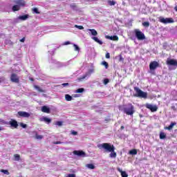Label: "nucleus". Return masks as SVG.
<instances>
[{"mask_svg": "<svg viewBox=\"0 0 177 177\" xmlns=\"http://www.w3.org/2000/svg\"><path fill=\"white\" fill-rule=\"evenodd\" d=\"M65 100H66V102H71L73 100V97L68 94H66Z\"/></svg>", "mask_w": 177, "mask_h": 177, "instance_id": "6ab92c4d", "label": "nucleus"}, {"mask_svg": "<svg viewBox=\"0 0 177 177\" xmlns=\"http://www.w3.org/2000/svg\"><path fill=\"white\" fill-rule=\"evenodd\" d=\"M118 172H120L122 177H128V174H127V172L122 171L121 168L118 167Z\"/></svg>", "mask_w": 177, "mask_h": 177, "instance_id": "f3484780", "label": "nucleus"}, {"mask_svg": "<svg viewBox=\"0 0 177 177\" xmlns=\"http://www.w3.org/2000/svg\"><path fill=\"white\" fill-rule=\"evenodd\" d=\"M159 21L160 23H163V24H169L171 23H174L175 21H174V19L172 18H164L162 17H160L159 18Z\"/></svg>", "mask_w": 177, "mask_h": 177, "instance_id": "423d86ee", "label": "nucleus"}, {"mask_svg": "<svg viewBox=\"0 0 177 177\" xmlns=\"http://www.w3.org/2000/svg\"><path fill=\"white\" fill-rule=\"evenodd\" d=\"M86 77H88V75H84L82 77H79L77 80L79 82L84 81Z\"/></svg>", "mask_w": 177, "mask_h": 177, "instance_id": "cd10ccee", "label": "nucleus"}, {"mask_svg": "<svg viewBox=\"0 0 177 177\" xmlns=\"http://www.w3.org/2000/svg\"><path fill=\"white\" fill-rule=\"evenodd\" d=\"M134 91L136 93L135 96L137 97H142L143 99H146V97H147V93L142 91L138 87H134Z\"/></svg>", "mask_w": 177, "mask_h": 177, "instance_id": "20e7f679", "label": "nucleus"}, {"mask_svg": "<svg viewBox=\"0 0 177 177\" xmlns=\"http://www.w3.org/2000/svg\"><path fill=\"white\" fill-rule=\"evenodd\" d=\"M0 131H3V128L0 127Z\"/></svg>", "mask_w": 177, "mask_h": 177, "instance_id": "6e6d98bb", "label": "nucleus"}, {"mask_svg": "<svg viewBox=\"0 0 177 177\" xmlns=\"http://www.w3.org/2000/svg\"><path fill=\"white\" fill-rule=\"evenodd\" d=\"M73 46H74L75 50H76V52H80V47L77 44H73Z\"/></svg>", "mask_w": 177, "mask_h": 177, "instance_id": "f704fd0d", "label": "nucleus"}, {"mask_svg": "<svg viewBox=\"0 0 177 177\" xmlns=\"http://www.w3.org/2000/svg\"><path fill=\"white\" fill-rule=\"evenodd\" d=\"M166 135H165V133H160V139H165L166 138Z\"/></svg>", "mask_w": 177, "mask_h": 177, "instance_id": "7c9ffc66", "label": "nucleus"}, {"mask_svg": "<svg viewBox=\"0 0 177 177\" xmlns=\"http://www.w3.org/2000/svg\"><path fill=\"white\" fill-rule=\"evenodd\" d=\"M20 127H21L22 128H27V124L24 123H20Z\"/></svg>", "mask_w": 177, "mask_h": 177, "instance_id": "79ce46f5", "label": "nucleus"}, {"mask_svg": "<svg viewBox=\"0 0 177 177\" xmlns=\"http://www.w3.org/2000/svg\"><path fill=\"white\" fill-rule=\"evenodd\" d=\"M34 88L35 89L37 90L38 92H45V91L42 90V88H40V87L37 85H35Z\"/></svg>", "mask_w": 177, "mask_h": 177, "instance_id": "bb28decb", "label": "nucleus"}, {"mask_svg": "<svg viewBox=\"0 0 177 177\" xmlns=\"http://www.w3.org/2000/svg\"><path fill=\"white\" fill-rule=\"evenodd\" d=\"M20 8L21 7H19V5L16 4V5L12 6V11L13 12H17V10H20Z\"/></svg>", "mask_w": 177, "mask_h": 177, "instance_id": "4be33fe9", "label": "nucleus"}, {"mask_svg": "<svg viewBox=\"0 0 177 177\" xmlns=\"http://www.w3.org/2000/svg\"><path fill=\"white\" fill-rule=\"evenodd\" d=\"M41 111L43 113H47V114H49V113H50V109H49V107L47 106H43L41 107Z\"/></svg>", "mask_w": 177, "mask_h": 177, "instance_id": "dca6fc26", "label": "nucleus"}, {"mask_svg": "<svg viewBox=\"0 0 177 177\" xmlns=\"http://www.w3.org/2000/svg\"><path fill=\"white\" fill-rule=\"evenodd\" d=\"M35 139L37 140H41V139H44V136L42 135H38V133H35Z\"/></svg>", "mask_w": 177, "mask_h": 177, "instance_id": "b1692460", "label": "nucleus"}, {"mask_svg": "<svg viewBox=\"0 0 177 177\" xmlns=\"http://www.w3.org/2000/svg\"><path fill=\"white\" fill-rule=\"evenodd\" d=\"M166 64L168 66L169 70H176L177 68V59L167 58Z\"/></svg>", "mask_w": 177, "mask_h": 177, "instance_id": "7ed1b4c3", "label": "nucleus"}, {"mask_svg": "<svg viewBox=\"0 0 177 177\" xmlns=\"http://www.w3.org/2000/svg\"><path fill=\"white\" fill-rule=\"evenodd\" d=\"M94 71H95V68H91L89 69V73H93Z\"/></svg>", "mask_w": 177, "mask_h": 177, "instance_id": "09e8293b", "label": "nucleus"}, {"mask_svg": "<svg viewBox=\"0 0 177 177\" xmlns=\"http://www.w3.org/2000/svg\"><path fill=\"white\" fill-rule=\"evenodd\" d=\"M129 154L131 156H136V154H138V151H136V149H132L129 151Z\"/></svg>", "mask_w": 177, "mask_h": 177, "instance_id": "393cba45", "label": "nucleus"}, {"mask_svg": "<svg viewBox=\"0 0 177 177\" xmlns=\"http://www.w3.org/2000/svg\"><path fill=\"white\" fill-rule=\"evenodd\" d=\"M73 154L77 157H85V152L84 151H73Z\"/></svg>", "mask_w": 177, "mask_h": 177, "instance_id": "6e6552de", "label": "nucleus"}, {"mask_svg": "<svg viewBox=\"0 0 177 177\" xmlns=\"http://www.w3.org/2000/svg\"><path fill=\"white\" fill-rule=\"evenodd\" d=\"M1 172H2L3 174H4L5 175H9V174H10L9 171L5 170V169H1Z\"/></svg>", "mask_w": 177, "mask_h": 177, "instance_id": "72a5a7b5", "label": "nucleus"}, {"mask_svg": "<svg viewBox=\"0 0 177 177\" xmlns=\"http://www.w3.org/2000/svg\"><path fill=\"white\" fill-rule=\"evenodd\" d=\"M97 147L100 149H104L106 151H108V153H111L109 154V157L111 158H115L117 157V153H115V147H114V145H111L109 143H102L97 145Z\"/></svg>", "mask_w": 177, "mask_h": 177, "instance_id": "f257e3e1", "label": "nucleus"}, {"mask_svg": "<svg viewBox=\"0 0 177 177\" xmlns=\"http://www.w3.org/2000/svg\"><path fill=\"white\" fill-rule=\"evenodd\" d=\"M105 38H106V39H111V41H118V36L117 35H113V36L106 35L105 36Z\"/></svg>", "mask_w": 177, "mask_h": 177, "instance_id": "4468645a", "label": "nucleus"}, {"mask_svg": "<svg viewBox=\"0 0 177 177\" xmlns=\"http://www.w3.org/2000/svg\"><path fill=\"white\" fill-rule=\"evenodd\" d=\"M70 41H65L64 43V45H70Z\"/></svg>", "mask_w": 177, "mask_h": 177, "instance_id": "3c124183", "label": "nucleus"}, {"mask_svg": "<svg viewBox=\"0 0 177 177\" xmlns=\"http://www.w3.org/2000/svg\"><path fill=\"white\" fill-rule=\"evenodd\" d=\"M66 177H75V174H69Z\"/></svg>", "mask_w": 177, "mask_h": 177, "instance_id": "c03bdc74", "label": "nucleus"}, {"mask_svg": "<svg viewBox=\"0 0 177 177\" xmlns=\"http://www.w3.org/2000/svg\"><path fill=\"white\" fill-rule=\"evenodd\" d=\"M71 135H73V136H75L78 135V133L75 131H72Z\"/></svg>", "mask_w": 177, "mask_h": 177, "instance_id": "a19ab883", "label": "nucleus"}, {"mask_svg": "<svg viewBox=\"0 0 177 177\" xmlns=\"http://www.w3.org/2000/svg\"><path fill=\"white\" fill-rule=\"evenodd\" d=\"M102 66H104L105 68H109V64L106 62L105 61H103L102 62Z\"/></svg>", "mask_w": 177, "mask_h": 177, "instance_id": "2f4dec72", "label": "nucleus"}, {"mask_svg": "<svg viewBox=\"0 0 177 177\" xmlns=\"http://www.w3.org/2000/svg\"><path fill=\"white\" fill-rule=\"evenodd\" d=\"M176 12H177V6L174 8Z\"/></svg>", "mask_w": 177, "mask_h": 177, "instance_id": "4d7b16f0", "label": "nucleus"}, {"mask_svg": "<svg viewBox=\"0 0 177 177\" xmlns=\"http://www.w3.org/2000/svg\"><path fill=\"white\" fill-rule=\"evenodd\" d=\"M84 91L85 89H84V88H80L75 91V93H82Z\"/></svg>", "mask_w": 177, "mask_h": 177, "instance_id": "a878e982", "label": "nucleus"}, {"mask_svg": "<svg viewBox=\"0 0 177 177\" xmlns=\"http://www.w3.org/2000/svg\"><path fill=\"white\" fill-rule=\"evenodd\" d=\"M8 124H10V125H11V127H13V128H17V127H19L17 122L15 120H12L11 122H8Z\"/></svg>", "mask_w": 177, "mask_h": 177, "instance_id": "a211bd4d", "label": "nucleus"}, {"mask_svg": "<svg viewBox=\"0 0 177 177\" xmlns=\"http://www.w3.org/2000/svg\"><path fill=\"white\" fill-rule=\"evenodd\" d=\"M19 21H20V19H19V17L17 18H15L13 19V23L16 24V23H19Z\"/></svg>", "mask_w": 177, "mask_h": 177, "instance_id": "4c0bfd02", "label": "nucleus"}, {"mask_svg": "<svg viewBox=\"0 0 177 177\" xmlns=\"http://www.w3.org/2000/svg\"><path fill=\"white\" fill-rule=\"evenodd\" d=\"M32 11L34 12V13H36V15H39V12L38 11V8H35L32 9Z\"/></svg>", "mask_w": 177, "mask_h": 177, "instance_id": "e433bc0d", "label": "nucleus"}, {"mask_svg": "<svg viewBox=\"0 0 177 177\" xmlns=\"http://www.w3.org/2000/svg\"><path fill=\"white\" fill-rule=\"evenodd\" d=\"M120 110L125 113L127 115H133L135 113V108L132 104H128L127 105L124 106L122 109L120 108Z\"/></svg>", "mask_w": 177, "mask_h": 177, "instance_id": "f03ea898", "label": "nucleus"}, {"mask_svg": "<svg viewBox=\"0 0 177 177\" xmlns=\"http://www.w3.org/2000/svg\"><path fill=\"white\" fill-rule=\"evenodd\" d=\"M20 41H21V42H24V41H26V39L25 38H22Z\"/></svg>", "mask_w": 177, "mask_h": 177, "instance_id": "864d4df0", "label": "nucleus"}, {"mask_svg": "<svg viewBox=\"0 0 177 177\" xmlns=\"http://www.w3.org/2000/svg\"><path fill=\"white\" fill-rule=\"evenodd\" d=\"M19 20L24 21L28 19V16L27 15H21L19 17Z\"/></svg>", "mask_w": 177, "mask_h": 177, "instance_id": "412c9836", "label": "nucleus"}, {"mask_svg": "<svg viewBox=\"0 0 177 177\" xmlns=\"http://www.w3.org/2000/svg\"><path fill=\"white\" fill-rule=\"evenodd\" d=\"M108 3L110 5V6H114L115 5V1H111V0H108Z\"/></svg>", "mask_w": 177, "mask_h": 177, "instance_id": "c756f323", "label": "nucleus"}, {"mask_svg": "<svg viewBox=\"0 0 177 177\" xmlns=\"http://www.w3.org/2000/svg\"><path fill=\"white\" fill-rule=\"evenodd\" d=\"M120 129H124V126H122V127H120Z\"/></svg>", "mask_w": 177, "mask_h": 177, "instance_id": "13d9d810", "label": "nucleus"}, {"mask_svg": "<svg viewBox=\"0 0 177 177\" xmlns=\"http://www.w3.org/2000/svg\"><path fill=\"white\" fill-rule=\"evenodd\" d=\"M136 37L138 41H145L146 39V36L145 35V33H143L140 30L136 29L134 30Z\"/></svg>", "mask_w": 177, "mask_h": 177, "instance_id": "39448f33", "label": "nucleus"}, {"mask_svg": "<svg viewBox=\"0 0 177 177\" xmlns=\"http://www.w3.org/2000/svg\"><path fill=\"white\" fill-rule=\"evenodd\" d=\"M106 59H110V53H107L106 54Z\"/></svg>", "mask_w": 177, "mask_h": 177, "instance_id": "de8ad7c7", "label": "nucleus"}, {"mask_svg": "<svg viewBox=\"0 0 177 177\" xmlns=\"http://www.w3.org/2000/svg\"><path fill=\"white\" fill-rule=\"evenodd\" d=\"M142 26H144V27H149L150 26V23L149 21H145L142 23Z\"/></svg>", "mask_w": 177, "mask_h": 177, "instance_id": "473e14b6", "label": "nucleus"}, {"mask_svg": "<svg viewBox=\"0 0 177 177\" xmlns=\"http://www.w3.org/2000/svg\"><path fill=\"white\" fill-rule=\"evenodd\" d=\"M109 79H104L103 82H104V85H107V84L109 83Z\"/></svg>", "mask_w": 177, "mask_h": 177, "instance_id": "37998d69", "label": "nucleus"}, {"mask_svg": "<svg viewBox=\"0 0 177 177\" xmlns=\"http://www.w3.org/2000/svg\"><path fill=\"white\" fill-rule=\"evenodd\" d=\"M62 86L64 87L68 86V83H64L62 84Z\"/></svg>", "mask_w": 177, "mask_h": 177, "instance_id": "49530a36", "label": "nucleus"}, {"mask_svg": "<svg viewBox=\"0 0 177 177\" xmlns=\"http://www.w3.org/2000/svg\"><path fill=\"white\" fill-rule=\"evenodd\" d=\"M90 32L91 33L92 37H96L97 35V31L95 29H89Z\"/></svg>", "mask_w": 177, "mask_h": 177, "instance_id": "aec40b11", "label": "nucleus"}, {"mask_svg": "<svg viewBox=\"0 0 177 177\" xmlns=\"http://www.w3.org/2000/svg\"><path fill=\"white\" fill-rule=\"evenodd\" d=\"M175 125H176V122H171L168 127H166V129L171 131V129H172V128H174V127H175Z\"/></svg>", "mask_w": 177, "mask_h": 177, "instance_id": "5701e85b", "label": "nucleus"}, {"mask_svg": "<svg viewBox=\"0 0 177 177\" xmlns=\"http://www.w3.org/2000/svg\"><path fill=\"white\" fill-rule=\"evenodd\" d=\"M89 169H95V165L93 164H89Z\"/></svg>", "mask_w": 177, "mask_h": 177, "instance_id": "ea45409f", "label": "nucleus"}, {"mask_svg": "<svg viewBox=\"0 0 177 177\" xmlns=\"http://www.w3.org/2000/svg\"><path fill=\"white\" fill-rule=\"evenodd\" d=\"M158 66H160V64L156 61L151 62L149 64V69L151 71H154V70H156Z\"/></svg>", "mask_w": 177, "mask_h": 177, "instance_id": "0eeeda50", "label": "nucleus"}, {"mask_svg": "<svg viewBox=\"0 0 177 177\" xmlns=\"http://www.w3.org/2000/svg\"><path fill=\"white\" fill-rule=\"evenodd\" d=\"M62 143H63V142H60V141H56V142H53L54 145H62Z\"/></svg>", "mask_w": 177, "mask_h": 177, "instance_id": "a18cd8bd", "label": "nucleus"}, {"mask_svg": "<svg viewBox=\"0 0 177 177\" xmlns=\"http://www.w3.org/2000/svg\"><path fill=\"white\" fill-rule=\"evenodd\" d=\"M73 97H80V95L79 94H75V95H73Z\"/></svg>", "mask_w": 177, "mask_h": 177, "instance_id": "603ef678", "label": "nucleus"}, {"mask_svg": "<svg viewBox=\"0 0 177 177\" xmlns=\"http://www.w3.org/2000/svg\"><path fill=\"white\" fill-rule=\"evenodd\" d=\"M86 168H89V164L86 165Z\"/></svg>", "mask_w": 177, "mask_h": 177, "instance_id": "5fc2aeb1", "label": "nucleus"}, {"mask_svg": "<svg viewBox=\"0 0 177 177\" xmlns=\"http://www.w3.org/2000/svg\"><path fill=\"white\" fill-rule=\"evenodd\" d=\"M39 120L40 121H43L44 122H46L47 124H50V122H52V119L47 117L41 118Z\"/></svg>", "mask_w": 177, "mask_h": 177, "instance_id": "2eb2a0df", "label": "nucleus"}, {"mask_svg": "<svg viewBox=\"0 0 177 177\" xmlns=\"http://www.w3.org/2000/svg\"><path fill=\"white\" fill-rule=\"evenodd\" d=\"M75 28H78V30H84V26H78V25H75Z\"/></svg>", "mask_w": 177, "mask_h": 177, "instance_id": "c9c22d12", "label": "nucleus"}, {"mask_svg": "<svg viewBox=\"0 0 177 177\" xmlns=\"http://www.w3.org/2000/svg\"><path fill=\"white\" fill-rule=\"evenodd\" d=\"M91 39H93V41H94L95 42H96L99 45H103V41L102 40L99 39V38L97 37L91 36Z\"/></svg>", "mask_w": 177, "mask_h": 177, "instance_id": "f8f14e48", "label": "nucleus"}, {"mask_svg": "<svg viewBox=\"0 0 177 177\" xmlns=\"http://www.w3.org/2000/svg\"><path fill=\"white\" fill-rule=\"evenodd\" d=\"M55 125H57L58 127H62V125H63V122L58 121L55 123Z\"/></svg>", "mask_w": 177, "mask_h": 177, "instance_id": "58836bf2", "label": "nucleus"}, {"mask_svg": "<svg viewBox=\"0 0 177 177\" xmlns=\"http://www.w3.org/2000/svg\"><path fill=\"white\" fill-rule=\"evenodd\" d=\"M1 122H3V124H6V125L9 124V122H6L5 120H1Z\"/></svg>", "mask_w": 177, "mask_h": 177, "instance_id": "8fccbe9b", "label": "nucleus"}, {"mask_svg": "<svg viewBox=\"0 0 177 177\" xmlns=\"http://www.w3.org/2000/svg\"><path fill=\"white\" fill-rule=\"evenodd\" d=\"M14 158L15 161H20V155L15 154L14 155Z\"/></svg>", "mask_w": 177, "mask_h": 177, "instance_id": "c85d7f7f", "label": "nucleus"}, {"mask_svg": "<svg viewBox=\"0 0 177 177\" xmlns=\"http://www.w3.org/2000/svg\"><path fill=\"white\" fill-rule=\"evenodd\" d=\"M18 115H20V117H24V118H28L30 117V113L26 111H19Z\"/></svg>", "mask_w": 177, "mask_h": 177, "instance_id": "9d476101", "label": "nucleus"}, {"mask_svg": "<svg viewBox=\"0 0 177 177\" xmlns=\"http://www.w3.org/2000/svg\"><path fill=\"white\" fill-rule=\"evenodd\" d=\"M10 80H11L12 82H15L16 84H17V82H19V77H17V75H16L15 73L11 75Z\"/></svg>", "mask_w": 177, "mask_h": 177, "instance_id": "9b49d317", "label": "nucleus"}, {"mask_svg": "<svg viewBox=\"0 0 177 177\" xmlns=\"http://www.w3.org/2000/svg\"><path fill=\"white\" fill-rule=\"evenodd\" d=\"M15 3L18 5L19 8H21V6H24L26 5V1H24V0H15Z\"/></svg>", "mask_w": 177, "mask_h": 177, "instance_id": "ddd939ff", "label": "nucleus"}, {"mask_svg": "<svg viewBox=\"0 0 177 177\" xmlns=\"http://www.w3.org/2000/svg\"><path fill=\"white\" fill-rule=\"evenodd\" d=\"M146 107L147 109H149V110H151V111L152 112L157 111V109H158L157 106L153 105L151 104H147Z\"/></svg>", "mask_w": 177, "mask_h": 177, "instance_id": "1a4fd4ad", "label": "nucleus"}, {"mask_svg": "<svg viewBox=\"0 0 177 177\" xmlns=\"http://www.w3.org/2000/svg\"><path fill=\"white\" fill-rule=\"evenodd\" d=\"M0 83H1V80H0Z\"/></svg>", "mask_w": 177, "mask_h": 177, "instance_id": "bf43d9fd", "label": "nucleus"}]
</instances>
